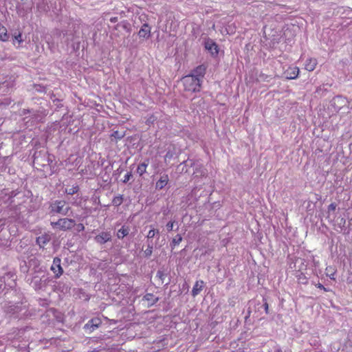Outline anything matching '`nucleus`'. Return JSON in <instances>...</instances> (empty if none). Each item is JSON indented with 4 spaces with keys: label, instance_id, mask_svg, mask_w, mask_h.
<instances>
[{
    "label": "nucleus",
    "instance_id": "27",
    "mask_svg": "<svg viewBox=\"0 0 352 352\" xmlns=\"http://www.w3.org/2000/svg\"><path fill=\"white\" fill-rule=\"evenodd\" d=\"M132 175L131 173H127L124 176V179H123V182L124 183H126L127 182L129 181V179H131Z\"/></svg>",
    "mask_w": 352,
    "mask_h": 352
},
{
    "label": "nucleus",
    "instance_id": "31",
    "mask_svg": "<svg viewBox=\"0 0 352 352\" xmlns=\"http://www.w3.org/2000/svg\"><path fill=\"white\" fill-rule=\"evenodd\" d=\"M316 286H317V287H318L320 289L327 291V289L320 283H318Z\"/></svg>",
    "mask_w": 352,
    "mask_h": 352
},
{
    "label": "nucleus",
    "instance_id": "28",
    "mask_svg": "<svg viewBox=\"0 0 352 352\" xmlns=\"http://www.w3.org/2000/svg\"><path fill=\"white\" fill-rule=\"evenodd\" d=\"M112 135L118 139H121L123 138V135L120 133L118 131H115Z\"/></svg>",
    "mask_w": 352,
    "mask_h": 352
},
{
    "label": "nucleus",
    "instance_id": "20",
    "mask_svg": "<svg viewBox=\"0 0 352 352\" xmlns=\"http://www.w3.org/2000/svg\"><path fill=\"white\" fill-rule=\"evenodd\" d=\"M100 324V320L98 318H94L91 320L88 324H86V326H88L91 324V327H98L99 324Z\"/></svg>",
    "mask_w": 352,
    "mask_h": 352
},
{
    "label": "nucleus",
    "instance_id": "23",
    "mask_svg": "<svg viewBox=\"0 0 352 352\" xmlns=\"http://www.w3.org/2000/svg\"><path fill=\"white\" fill-rule=\"evenodd\" d=\"M153 252V245L148 244L147 248L144 250V255L146 257L150 256L152 254Z\"/></svg>",
    "mask_w": 352,
    "mask_h": 352
},
{
    "label": "nucleus",
    "instance_id": "32",
    "mask_svg": "<svg viewBox=\"0 0 352 352\" xmlns=\"http://www.w3.org/2000/svg\"><path fill=\"white\" fill-rule=\"evenodd\" d=\"M329 210H334L336 209V205L333 204H331L329 206Z\"/></svg>",
    "mask_w": 352,
    "mask_h": 352
},
{
    "label": "nucleus",
    "instance_id": "9",
    "mask_svg": "<svg viewBox=\"0 0 352 352\" xmlns=\"http://www.w3.org/2000/svg\"><path fill=\"white\" fill-rule=\"evenodd\" d=\"M204 285L205 283L203 280L196 281L192 289V295L194 297L197 296L203 289Z\"/></svg>",
    "mask_w": 352,
    "mask_h": 352
},
{
    "label": "nucleus",
    "instance_id": "16",
    "mask_svg": "<svg viewBox=\"0 0 352 352\" xmlns=\"http://www.w3.org/2000/svg\"><path fill=\"white\" fill-rule=\"evenodd\" d=\"M8 34L7 33V30L3 26L0 28V40L2 41H6L8 40Z\"/></svg>",
    "mask_w": 352,
    "mask_h": 352
},
{
    "label": "nucleus",
    "instance_id": "5",
    "mask_svg": "<svg viewBox=\"0 0 352 352\" xmlns=\"http://www.w3.org/2000/svg\"><path fill=\"white\" fill-rule=\"evenodd\" d=\"M299 72L298 67H289L285 71L284 75L287 79H296L298 76Z\"/></svg>",
    "mask_w": 352,
    "mask_h": 352
},
{
    "label": "nucleus",
    "instance_id": "14",
    "mask_svg": "<svg viewBox=\"0 0 352 352\" xmlns=\"http://www.w3.org/2000/svg\"><path fill=\"white\" fill-rule=\"evenodd\" d=\"M148 163L144 162L143 163L138 165L137 168V173L142 176L144 173H146V168L148 166Z\"/></svg>",
    "mask_w": 352,
    "mask_h": 352
},
{
    "label": "nucleus",
    "instance_id": "6",
    "mask_svg": "<svg viewBox=\"0 0 352 352\" xmlns=\"http://www.w3.org/2000/svg\"><path fill=\"white\" fill-rule=\"evenodd\" d=\"M205 48L212 54L217 55L218 54V48L217 44L212 40H207L205 42Z\"/></svg>",
    "mask_w": 352,
    "mask_h": 352
},
{
    "label": "nucleus",
    "instance_id": "4",
    "mask_svg": "<svg viewBox=\"0 0 352 352\" xmlns=\"http://www.w3.org/2000/svg\"><path fill=\"white\" fill-rule=\"evenodd\" d=\"M60 259L58 257L54 258L53 263L51 266V270L55 274L56 278L60 277L63 273V270L60 265Z\"/></svg>",
    "mask_w": 352,
    "mask_h": 352
},
{
    "label": "nucleus",
    "instance_id": "17",
    "mask_svg": "<svg viewBox=\"0 0 352 352\" xmlns=\"http://www.w3.org/2000/svg\"><path fill=\"white\" fill-rule=\"evenodd\" d=\"M144 300L148 301V304L153 305L155 302L157 301V298H155L151 294H147L144 296Z\"/></svg>",
    "mask_w": 352,
    "mask_h": 352
},
{
    "label": "nucleus",
    "instance_id": "12",
    "mask_svg": "<svg viewBox=\"0 0 352 352\" xmlns=\"http://www.w3.org/2000/svg\"><path fill=\"white\" fill-rule=\"evenodd\" d=\"M168 176L167 175H162L156 183L155 188L157 189H162L168 182Z\"/></svg>",
    "mask_w": 352,
    "mask_h": 352
},
{
    "label": "nucleus",
    "instance_id": "19",
    "mask_svg": "<svg viewBox=\"0 0 352 352\" xmlns=\"http://www.w3.org/2000/svg\"><path fill=\"white\" fill-rule=\"evenodd\" d=\"M78 190V187L77 186H72V188H66L65 192L67 195H74L76 193Z\"/></svg>",
    "mask_w": 352,
    "mask_h": 352
},
{
    "label": "nucleus",
    "instance_id": "18",
    "mask_svg": "<svg viewBox=\"0 0 352 352\" xmlns=\"http://www.w3.org/2000/svg\"><path fill=\"white\" fill-rule=\"evenodd\" d=\"M326 274L327 275L331 278L334 280V274H335V270L331 267H328L326 268Z\"/></svg>",
    "mask_w": 352,
    "mask_h": 352
},
{
    "label": "nucleus",
    "instance_id": "13",
    "mask_svg": "<svg viewBox=\"0 0 352 352\" xmlns=\"http://www.w3.org/2000/svg\"><path fill=\"white\" fill-rule=\"evenodd\" d=\"M205 67L202 65L197 67L194 71L192 75L201 79L205 74Z\"/></svg>",
    "mask_w": 352,
    "mask_h": 352
},
{
    "label": "nucleus",
    "instance_id": "34",
    "mask_svg": "<svg viewBox=\"0 0 352 352\" xmlns=\"http://www.w3.org/2000/svg\"><path fill=\"white\" fill-rule=\"evenodd\" d=\"M111 21L112 22H115V21H116V18H112V19H111Z\"/></svg>",
    "mask_w": 352,
    "mask_h": 352
},
{
    "label": "nucleus",
    "instance_id": "3",
    "mask_svg": "<svg viewBox=\"0 0 352 352\" xmlns=\"http://www.w3.org/2000/svg\"><path fill=\"white\" fill-rule=\"evenodd\" d=\"M74 220L72 219H60L56 222H52L51 225L54 229H58L60 230H67L72 229L75 226Z\"/></svg>",
    "mask_w": 352,
    "mask_h": 352
},
{
    "label": "nucleus",
    "instance_id": "8",
    "mask_svg": "<svg viewBox=\"0 0 352 352\" xmlns=\"http://www.w3.org/2000/svg\"><path fill=\"white\" fill-rule=\"evenodd\" d=\"M111 238V236L109 232H102L95 237V241L98 243L103 244L110 241Z\"/></svg>",
    "mask_w": 352,
    "mask_h": 352
},
{
    "label": "nucleus",
    "instance_id": "2",
    "mask_svg": "<svg viewBox=\"0 0 352 352\" xmlns=\"http://www.w3.org/2000/svg\"><path fill=\"white\" fill-rule=\"evenodd\" d=\"M70 208L63 200H56L50 205L52 212L58 213L62 215H67Z\"/></svg>",
    "mask_w": 352,
    "mask_h": 352
},
{
    "label": "nucleus",
    "instance_id": "21",
    "mask_svg": "<svg viewBox=\"0 0 352 352\" xmlns=\"http://www.w3.org/2000/svg\"><path fill=\"white\" fill-rule=\"evenodd\" d=\"M182 241V237L180 234H177L175 237L172 241V244L175 246L179 244V243Z\"/></svg>",
    "mask_w": 352,
    "mask_h": 352
},
{
    "label": "nucleus",
    "instance_id": "26",
    "mask_svg": "<svg viewBox=\"0 0 352 352\" xmlns=\"http://www.w3.org/2000/svg\"><path fill=\"white\" fill-rule=\"evenodd\" d=\"M15 41H17L19 44L22 42L21 33H19L17 35L14 36V44H15Z\"/></svg>",
    "mask_w": 352,
    "mask_h": 352
},
{
    "label": "nucleus",
    "instance_id": "11",
    "mask_svg": "<svg viewBox=\"0 0 352 352\" xmlns=\"http://www.w3.org/2000/svg\"><path fill=\"white\" fill-rule=\"evenodd\" d=\"M317 63L316 58H309L305 62V69L309 72H312L315 69Z\"/></svg>",
    "mask_w": 352,
    "mask_h": 352
},
{
    "label": "nucleus",
    "instance_id": "25",
    "mask_svg": "<svg viewBox=\"0 0 352 352\" xmlns=\"http://www.w3.org/2000/svg\"><path fill=\"white\" fill-rule=\"evenodd\" d=\"M175 221H169L166 225V228L168 232L173 230Z\"/></svg>",
    "mask_w": 352,
    "mask_h": 352
},
{
    "label": "nucleus",
    "instance_id": "24",
    "mask_svg": "<svg viewBox=\"0 0 352 352\" xmlns=\"http://www.w3.org/2000/svg\"><path fill=\"white\" fill-rule=\"evenodd\" d=\"M112 202L115 206H120L122 203V197L121 196L116 197L113 198Z\"/></svg>",
    "mask_w": 352,
    "mask_h": 352
},
{
    "label": "nucleus",
    "instance_id": "10",
    "mask_svg": "<svg viewBox=\"0 0 352 352\" xmlns=\"http://www.w3.org/2000/svg\"><path fill=\"white\" fill-rule=\"evenodd\" d=\"M51 240V236L49 234H44L36 239V242L41 248L44 246Z\"/></svg>",
    "mask_w": 352,
    "mask_h": 352
},
{
    "label": "nucleus",
    "instance_id": "22",
    "mask_svg": "<svg viewBox=\"0 0 352 352\" xmlns=\"http://www.w3.org/2000/svg\"><path fill=\"white\" fill-rule=\"evenodd\" d=\"M156 234H159V231L157 230L152 228L148 231L146 236L148 239H153Z\"/></svg>",
    "mask_w": 352,
    "mask_h": 352
},
{
    "label": "nucleus",
    "instance_id": "15",
    "mask_svg": "<svg viewBox=\"0 0 352 352\" xmlns=\"http://www.w3.org/2000/svg\"><path fill=\"white\" fill-rule=\"evenodd\" d=\"M129 232V229L128 228H125L124 226H122L120 230H118L117 232V236L119 239H122L125 236L128 235Z\"/></svg>",
    "mask_w": 352,
    "mask_h": 352
},
{
    "label": "nucleus",
    "instance_id": "30",
    "mask_svg": "<svg viewBox=\"0 0 352 352\" xmlns=\"http://www.w3.org/2000/svg\"><path fill=\"white\" fill-rule=\"evenodd\" d=\"M270 352H283L280 348L275 347L273 350L270 351Z\"/></svg>",
    "mask_w": 352,
    "mask_h": 352
},
{
    "label": "nucleus",
    "instance_id": "1",
    "mask_svg": "<svg viewBox=\"0 0 352 352\" xmlns=\"http://www.w3.org/2000/svg\"><path fill=\"white\" fill-rule=\"evenodd\" d=\"M184 90L189 92H198L200 91L201 80L194 75H188L182 79Z\"/></svg>",
    "mask_w": 352,
    "mask_h": 352
},
{
    "label": "nucleus",
    "instance_id": "29",
    "mask_svg": "<svg viewBox=\"0 0 352 352\" xmlns=\"http://www.w3.org/2000/svg\"><path fill=\"white\" fill-rule=\"evenodd\" d=\"M77 229H78V231H81V230H83L85 229V227H84L83 224L79 223L77 226Z\"/></svg>",
    "mask_w": 352,
    "mask_h": 352
},
{
    "label": "nucleus",
    "instance_id": "33",
    "mask_svg": "<svg viewBox=\"0 0 352 352\" xmlns=\"http://www.w3.org/2000/svg\"><path fill=\"white\" fill-rule=\"evenodd\" d=\"M264 306H265V312L268 313V304L267 302H265Z\"/></svg>",
    "mask_w": 352,
    "mask_h": 352
},
{
    "label": "nucleus",
    "instance_id": "7",
    "mask_svg": "<svg viewBox=\"0 0 352 352\" xmlns=\"http://www.w3.org/2000/svg\"><path fill=\"white\" fill-rule=\"evenodd\" d=\"M138 35L140 38H148L151 36V28L149 25L146 23L143 24L138 32Z\"/></svg>",
    "mask_w": 352,
    "mask_h": 352
},
{
    "label": "nucleus",
    "instance_id": "35",
    "mask_svg": "<svg viewBox=\"0 0 352 352\" xmlns=\"http://www.w3.org/2000/svg\"><path fill=\"white\" fill-rule=\"evenodd\" d=\"M36 282H37V279H36V278H34V279L33 280L34 284H36Z\"/></svg>",
    "mask_w": 352,
    "mask_h": 352
}]
</instances>
